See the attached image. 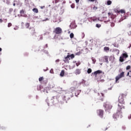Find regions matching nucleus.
<instances>
[{
    "label": "nucleus",
    "instance_id": "f257e3e1",
    "mask_svg": "<svg viewBox=\"0 0 131 131\" xmlns=\"http://www.w3.org/2000/svg\"><path fill=\"white\" fill-rule=\"evenodd\" d=\"M126 97V94L122 93L120 95L118 98V108L117 110V113L113 115V117L115 119L117 120L118 119H121L122 118V109H125V107L124 106V98Z\"/></svg>",
    "mask_w": 131,
    "mask_h": 131
},
{
    "label": "nucleus",
    "instance_id": "f03ea898",
    "mask_svg": "<svg viewBox=\"0 0 131 131\" xmlns=\"http://www.w3.org/2000/svg\"><path fill=\"white\" fill-rule=\"evenodd\" d=\"M124 76H125L124 72H122L120 74H118V75H117L115 78L116 83H118V82H119L118 80H119L120 78L124 77Z\"/></svg>",
    "mask_w": 131,
    "mask_h": 131
},
{
    "label": "nucleus",
    "instance_id": "7ed1b4c3",
    "mask_svg": "<svg viewBox=\"0 0 131 131\" xmlns=\"http://www.w3.org/2000/svg\"><path fill=\"white\" fill-rule=\"evenodd\" d=\"M105 95L104 94L101 93L100 94L99 93L98 94L97 100L99 103H101V102H103L104 101V97Z\"/></svg>",
    "mask_w": 131,
    "mask_h": 131
},
{
    "label": "nucleus",
    "instance_id": "20e7f679",
    "mask_svg": "<svg viewBox=\"0 0 131 131\" xmlns=\"http://www.w3.org/2000/svg\"><path fill=\"white\" fill-rule=\"evenodd\" d=\"M53 32L55 34H61L62 33V29L60 27H57L54 29Z\"/></svg>",
    "mask_w": 131,
    "mask_h": 131
},
{
    "label": "nucleus",
    "instance_id": "39448f33",
    "mask_svg": "<svg viewBox=\"0 0 131 131\" xmlns=\"http://www.w3.org/2000/svg\"><path fill=\"white\" fill-rule=\"evenodd\" d=\"M104 106L105 108V111L111 110V109H112V107H113V106L111 105V103H105Z\"/></svg>",
    "mask_w": 131,
    "mask_h": 131
},
{
    "label": "nucleus",
    "instance_id": "423d86ee",
    "mask_svg": "<svg viewBox=\"0 0 131 131\" xmlns=\"http://www.w3.org/2000/svg\"><path fill=\"white\" fill-rule=\"evenodd\" d=\"M97 115H99L101 118H103V115H104V111L102 110H98L97 111Z\"/></svg>",
    "mask_w": 131,
    "mask_h": 131
},
{
    "label": "nucleus",
    "instance_id": "0eeeda50",
    "mask_svg": "<svg viewBox=\"0 0 131 131\" xmlns=\"http://www.w3.org/2000/svg\"><path fill=\"white\" fill-rule=\"evenodd\" d=\"M29 32H30V33H31V34L32 35H34V34H35V33H36L35 29H34V28H33V27L30 28L29 29Z\"/></svg>",
    "mask_w": 131,
    "mask_h": 131
},
{
    "label": "nucleus",
    "instance_id": "6e6552de",
    "mask_svg": "<svg viewBox=\"0 0 131 131\" xmlns=\"http://www.w3.org/2000/svg\"><path fill=\"white\" fill-rule=\"evenodd\" d=\"M108 59H109V56H104L103 57V62H105L106 64L109 63V60H108Z\"/></svg>",
    "mask_w": 131,
    "mask_h": 131
},
{
    "label": "nucleus",
    "instance_id": "1a4fd4ad",
    "mask_svg": "<svg viewBox=\"0 0 131 131\" xmlns=\"http://www.w3.org/2000/svg\"><path fill=\"white\" fill-rule=\"evenodd\" d=\"M69 60H70V56H69V55H67L66 57H64L63 61L67 63H69Z\"/></svg>",
    "mask_w": 131,
    "mask_h": 131
},
{
    "label": "nucleus",
    "instance_id": "9d476101",
    "mask_svg": "<svg viewBox=\"0 0 131 131\" xmlns=\"http://www.w3.org/2000/svg\"><path fill=\"white\" fill-rule=\"evenodd\" d=\"M108 17L111 18V19H114L115 18H116V15L112 13L108 12Z\"/></svg>",
    "mask_w": 131,
    "mask_h": 131
},
{
    "label": "nucleus",
    "instance_id": "9b49d317",
    "mask_svg": "<svg viewBox=\"0 0 131 131\" xmlns=\"http://www.w3.org/2000/svg\"><path fill=\"white\" fill-rule=\"evenodd\" d=\"M81 73V70L79 69H76V70L74 72V73H75V74H76V75H78L80 74Z\"/></svg>",
    "mask_w": 131,
    "mask_h": 131
},
{
    "label": "nucleus",
    "instance_id": "f8f14e48",
    "mask_svg": "<svg viewBox=\"0 0 131 131\" xmlns=\"http://www.w3.org/2000/svg\"><path fill=\"white\" fill-rule=\"evenodd\" d=\"M101 73H102V71L101 70H98L93 73L96 77H97V75H98V74H101Z\"/></svg>",
    "mask_w": 131,
    "mask_h": 131
},
{
    "label": "nucleus",
    "instance_id": "ddd939ff",
    "mask_svg": "<svg viewBox=\"0 0 131 131\" xmlns=\"http://www.w3.org/2000/svg\"><path fill=\"white\" fill-rule=\"evenodd\" d=\"M25 13V11L24 10H21L20 11V16H21V17H27V15L26 14H25V15H23V14H24Z\"/></svg>",
    "mask_w": 131,
    "mask_h": 131
},
{
    "label": "nucleus",
    "instance_id": "4468645a",
    "mask_svg": "<svg viewBox=\"0 0 131 131\" xmlns=\"http://www.w3.org/2000/svg\"><path fill=\"white\" fill-rule=\"evenodd\" d=\"M118 13H121V14H125V10L124 9H121L120 10H118Z\"/></svg>",
    "mask_w": 131,
    "mask_h": 131
},
{
    "label": "nucleus",
    "instance_id": "2eb2a0df",
    "mask_svg": "<svg viewBox=\"0 0 131 131\" xmlns=\"http://www.w3.org/2000/svg\"><path fill=\"white\" fill-rule=\"evenodd\" d=\"M104 52H109L110 50V48H109V47H104V49H103Z\"/></svg>",
    "mask_w": 131,
    "mask_h": 131
},
{
    "label": "nucleus",
    "instance_id": "dca6fc26",
    "mask_svg": "<svg viewBox=\"0 0 131 131\" xmlns=\"http://www.w3.org/2000/svg\"><path fill=\"white\" fill-rule=\"evenodd\" d=\"M123 58H128V55H127V53H125L122 54V56Z\"/></svg>",
    "mask_w": 131,
    "mask_h": 131
},
{
    "label": "nucleus",
    "instance_id": "f3484780",
    "mask_svg": "<svg viewBox=\"0 0 131 131\" xmlns=\"http://www.w3.org/2000/svg\"><path fill=\"white\" fill-rule=\"evenodd\" d=\"M33 12H34V13H35L36 14H37V13H38V9L37 8H33L32 9Z\"/></svg>",
    "mask_w": 131,
    "mask_h": 131
},
{
    "label": "nucleus",
    "instance_id": "a211bd4d",
    "mask_svg": "<svg viewBox=\"0 0 131 131\" xmlns=\"http://www.w3.org/2000/svg\"><path fill=\"white\" fill-rule=\"evenodd\" d=\"M109 61H111V62H113V61L114 60V57H113V56H111L109 58Z\"/></svg>",
    "mask_w": 131,
    "mask_h": 131
},
{
    "label": "nucleus",
    "instance_id": "6ab92c4d",
    "mask_svg": "<svg viewBox=\"0 0 131 131\" xmlns=\"http://www.w3.org/2000/svg\"><path fill=\"white\" fill-rule=\"evenodd\" d=\"M4 3H6L7 5L11 4V0H4Z\"/></svg>",
    "mask_w": 131,
    "mask_h": 131
},
{
    "label": "nucleus",
    "instance_id": "aec40b11",
    "mask_svg": "<svg viewBox=\"0 0 131 131\" xmlns=\"http://www.w3.org/2000/svg\"><path fill=\"white\" fill-rule=\"evenodd\" d=\"M65 74V71L64 70H62L60 74V76H64V75Z\"/></svg>",
    "mask_w": 131,
    "mask_h": 131
},
{
    "label": "nucleus",
    "instance_id": "412c9836",
    "mask_svg": "<svg viewBox=\"0 0 131 131\" xmlns=\"http://www.w3.org/2000/svg\"><path fill=\"white\" fill-rule=\"evenodd\" d=\"M119 61H120V62H124V57H123V56H120V59H119Z\"/></svg>",
    "mask_w": 131,
    "mask_h": 131
},
{
    "label": "nucleus",
    "instance_id": "4be33fe9",
    "mask_svg": "<svg viewBox=\"0 0 131 131\" xmlns=\"http://www.w3.org/2000/svg\"><path fill=\"white\" fill-rule=\"evenodd\" d=\"M25 26H26V28H29V26H30V24L27 23L25 25Z\"/></svg>",
    "mask_w": 131,
    "mask_h": 131
},
{
    "label": "nucleus",
    "instance_id": "5701e85b",
    "mask_svg": "<svg viewBox=\"0 0 131 131\" xmlns=\"http://www.w3.org/2000/svg\"><path fill=\"white\" fill-rule=\"evenodd\" d=\"M70 38H73L74 37V34L73 33H71L70 35Z\"/></svg>",
    "mask_w": 131,
    "mask_h": 131
},
{
    "label": "nucleus",
    "instance_id": "b1692460",
    "mask_svg": "<svg viewBox=\"0 0 131 131\" xmlns=\"http://www.w3.org/2000/svg\"><path fill=\"white\" fill-rule=\"evenodd\" d=\"M112 4V2H111V1H108L107 2V5L108 6H110V5H111Z\"/></svg>",
    "mask_w": 131,
    "mask_h": 131
},
{
    "label": "nucleus",
    "instance_id": "393cba45",
    "mask_svg": "<svg viewBox=\"0 0 131 131\" xmlns=\"http://www.w3.org/2000/svg\"><path fill=\"white\" fill-rule=\"evenodd\" d=\"M81 52L79 51L75 53V55H76V56H79L81 55Z\"/></svg>",
    "mask_w": 131,
    "mask_h": 131
},
{
    "label": "nucleus",
    "instance_id": "a878e982",
    "mask_svg": "<svg viewBox=\"0 0 131 131\" xmlns=\"http://www.w3.org/2000/svg\"><path fill=\"white\" fill-rule=\"evenodd\" d=\"M87 73H88V74H90V73H92V70L91 69H88Z\"/></svg>",
    "mask_w": 131,
    "mask_h": 131
},
{
    "label": "nucleus",
    "instance_id": "bb28decb",
    "mask_svg": "<svg viewBox=\"0 0 131 131\" xmlns=\"http://www.w3.org/2000/svg\"><path fill=\"white\" fill-rule=\"evenodd\" d=\"M43 79H45L43 77H41L39 78V81H40V82L42 81V80H43Z\"/></svg>",
    "mask_w": 131,
    "mask_h": 131
},
{
    "label": "nucleus",
    "instance_id": "cd10ccee",
    "mask_svg": "<svg viewBox=\"0 0 131 131\" xmlns=\"http://www.w3.org/2000/svg\"><path fill=\"white\" fill-rule=\"evenodd\" d=\"M71 7L72 9H74L75 8V4H72V5H71Z\"/></svg>",
    "mask_w": 131,
    "mask_h": 131
},
{
    "label": "nucleus",
    "instance_id": "c85d7f7f",
    "mask_svg": "<svg viewBox=\"0 0 131 131\" xmlns=\"http://www.w3.org/2000/svg\"><path fill=\"white\" fill-rule=\"evenodd\" d=\"M70 58H71V59H73V58H74L75 56L74 54H72L71 55H69Z\"/></svg>",
    "mask_w": 131,
    "mask_h": 131
},
{
    "label": "nucleus",
    "instance_id": "c756f323",
    "mask_svg": "<svg viewBox=\"0 0 131 131\" xmlns=\"http://www.w3.org/2000/svg\"><path fill=\"white\" fill-rule=\"evenodd\" d=\"M96 27H97V28H100V27H101V25L99 24H97L96 25Z\"/></svg>",
    "mask_w": 131,
    "mask_h": 131
},
{
    "label": "nucleus",
    "instance_id": "7c9ffc66",
    "mask_svg": "<svg viewBox=\"0 0 131 131\" xmlns=\"http://www.w3.org/2000/svg\"><path fill=\"white\" fill-rule=\"evenodd\" d=\"M111 27H114V26H115V24H114V23H111Z\"/></svg>",
    "mask_w": 131,
    "mask_h": 131
},
{
    "label": "nucleus",
    "instance_id": "2f4dec72",
    "mask_svg": "<svg viewBox=\"0 0 131 131\" xmlns=\"http://www.w3.org/2000/svg\"><path fill=\"white\" fill-rule=\"evenodd\" d=\"M126 70H129L130 69V66H127L126 68Z\"/></svg>",
    "mask_w": 131,
    "mask_h": 131
},
{
    "label": "nucleus",
    "instance_id": "473e14b6",
    "mask_svg": "<svg viewBox=\"0 0 131 131\" xmlns=\"http://www.w3.org/2000/svg\"><path fill=\"white\" fill-rule=\"evenodd\" d=\"M39 40H42V35L39 36Z\"/></svg>",
    "mask_w": 131,
    "mask_h": 131
},
{
    "label": "nucleus",
    "instance_id": "72a5a7b5",
    "mask_svg": "<svg viewBox=\"0 0 131 131\" xmlns=\"http://www.w3.org/2000/svg\"><path fill=\"white\" fill-rule=\"evenodd\" d=\"M93 10H94V11H96V10H98V7L94 6L93 7Z\"/></svg>",
    "mask_w": 131,
    "mask_h": 131
},
{
    "label": "nucleus",
    "instance_id": "f704fd0d",
    "mask_svg": "<svg viewBox=\"0 0 131 131\" xmlns=\"http://www.w3.org/2000/svg\"><path fill=\"white\" fill-rule=\"evenodd\" d=\"M81 36H82V38H83V37H84L85 36L84 33H81Z\"/></svg>",
    "mask_w": 131,
    "mask_h": 131
},
{
    "label": "nucleus",
    "instance_id": "c9c22d12",
    "mask_svg": "<svg viewBox=\"0 0 131 131\" xmlns=\"http://www.w3.org/2000/svg\"><path fill=\"white\" fill-rule=\"evenodd\" d=\"M12 26V24L11 23H8V27H11Z\"/></svg>",
    "mask_w": 131,
    "mask_h": 131
},
{
    "label": "nucleus",
    "instance_id": "e433bc0d",
    "mask_svg": "<svg viewBox=\"0 0 131 131\" xmlns=\"http://www.w3.org/2000/svg\"><path fill=\"white\" fill-rule=\"evenodd\" d=\"M127 27H128L129 28H130V27H131V23L127 25Z\"/></svg>",
    "mask_w": 131,
    "mask_h": 131
},
{
    "label": "nucleus",
    "instance_id": "4c0bfd02",
    "mask_svg": "<svg viewBox=\"0 0 131 131\" xmlns=\"http://www.w3.org/2000/svg\"><path fill=\"white\" fill-rule=\"evenodd\" d=\"M92 61H93V64H95V63H96V59L93 58V59H92Z\"/></svg>",
    "mask_w": 131,
    "mask_h": 131
},
{
    "label": "nucleus",
    "instance_id": "58836bf2",
    "mask_svg": "<svg viewBox=\"0 0 131 131\" xmlns=\"http://www.w3.org/2000/svg\"><path fill=\"white\" fill-rule=\"evenodd\" d=\"M126 76H129V77H131V76L129 75V72H128L127 73Z\"/></svg>",
    "mask_w": 131,
    "mask_h": 131
},
{
    "label": "nucleus",
    "instance_id": "ea45409f",
    "mask_svg": "<svg viewBox=\"0 0 131 131\" xmlns=\"http://www.w3.org/2000/svg\"><path fill=\"white\" fill-rule=\"evenodd\" d=\"M45 7H46V6H41L40 8V9H45Z\"/></svg>",
    "mask_w": 131,
    "mask_h": 131
},
{
    "label": "nucleus",
    "instance_id": "a19ab883",
    "mask_svg": "<svg viewBox=\"0 0 131 131\" xmlns=\"http://www.w3.org/2000/svg\"><path fill=\"white\" fill-rule=\"evenodd\" d=\"M110 127H106L105 128H104L103 129V130H107V129H108V128Z\"/></svg>",
    "mask_w": 131,
    "mask_h": 131
},
{
    "label": "nucleus",
    "instance_id": "79ce46f5",
    "mask_svg": "<svg viewBox=\"0 0 131 131\" xmlns=\"http://www.w3.org/2000/svg\"><path fill=\"white\" fill-rule=\"evenodd\" d=\"M75 2L77 4H78V3H79V0H75Z\"/></svg>",
    "mask_w": 131,
    "mask_h": 131
},
{
    "label": "nucleus",
    "instance_id": "37998d69",
    "mask_svg": "<svg viewBox=\"0 0 131 131\" xmlns=\"http://www.w3.org/2000/svg\"><path fill=\"white\" fill-rule=\"evenodd\" d=\"M55 4H57V3H59V0H55Z\"/></svg>",
    "mask_w": 131,
    "mask_h": 131
},
{
    "label": "nucleus",
    "instance_id": "c03bdc74",
    "mask_svg": "<svg viewBox=\"0 0 131 131\" xmlns=\"http://www.w3.org/2000/svg\"><path fill=\"white\" fill-rule=\"evenodd\" d=\"M128 119H131V115H129L128 116Z\"/></svg>",
    "mask_w": 131,
    "mask_h": 131
},
{
    "label": "nucleus",
    "instance_id": "a18cd8bd",
    "mask_svg": "<svg viewBox=\"0 0 131 131\" xmlns=\"http://www.w3.org/2000/svg\"><path fill=\"white\" fill-rule=\"evenodd\" d=\"M89 2H92V3H94V2H95V1H97V0H89Z\"/></svg>",
    "mask_w": 131,
    "mask_h": 131
},
{
    "label": "nucleus",
    "instance_id": "49530a36",
    "mask_svg": "<svg viewBox=\"0 0 131 131\" xmlns=\"http://www.w3.org/2000/svg\"><path fill=\"white\" fill-rule=\"evenodd\" d=\"M0 23H3V19H0Z\"/></svg>",
    "mask_w": 131,
    "mask_h": 131
},
{
    "label": "nucleus",
    "instance_id": "de8ad7c7",
    "mask_svg": "<svg viewBox=\"0 0 131 131\" xmlns=\"http://www.w3.org/2000/svg\"><path fill=\"white\" fill-rule=\"evenodd\" d=\"M46 48H48V44H46L44 47V49Z\"/></svg>",
    "mask_w": 131,
    "mask_h": 131
},
{
    "label": "nucleus",
    "instance_id": "09e8293b",
    "mask_svg": "<svg viewBox=\"0 0 131 131\" xmlns=\"http://www.w3.org/2000/svg\"><path fill=\"white\" fill-rule=\"evenodd\" d=\"M60 61V60L59 59H57L56 60V62H59Z\"/></svg>",
    "mask_w": 131,
    "mask_h": 131
},
{
    "label": "nucleus",
    "instance_id": "8fccbe9b",
    "mask_svg": "<svg viewBox=\"0 0 131 131\" xmlns=\"http://www.w3.org/2000/svg\"><path fill=\"white\" fill-rule=\"evenodd\" d=\"M15 6H16V4L14 3L13 4V6L15 7Z\"/></svg>",
    "mask_w": 131,
    "mask_h": 131
},
{
    "label": "nucleus",
    "instance_id": "3c124183",
    "mask_svg": "<svg viewBox=\"0 0 131 131\" xmlns=\"http://www.w3.org/2000/svg\"><path fill=\"white\" fill-rule=\"evenodd\" d=\"M2 48H0V52H2Z\"/></svg>",
    "mask_w": 131,
    "mask_h": 131
},
{
    "label": "nucleus",
    "instance_id": "603ef678",
    "mask_svg": "<svg viewBox=\"0 0 131 131\" xmlns=\"http://www.w3.org/2000/svg\"><path fill=\"white\" fill-rule=\"evenodd\" d=\"M39 49H41V46L39 47Z\"/></svg>",
    "mask_w": 131,
    "mask_h": 131
},
{
    "label": "nucleus",
    "instance_id": "864d4df0",
    "mask_svg": "<svg viewBox=\"0 0 131 131\" xmlns=\"http://www.w3.org/2000/svg\"><path fill=\"white\" fill-rule=\"evenodd\" d=\"M76 66H78V64L76 63Z\"/></svg>",
    "mask_w": 131,
    "mask_h": 131
},
{
    "label": "nucleus",
    "instance_id": "5fc2aeb1",
    "mask_svg": "<svg viewBox=\"0 0 131 131\" xmlns=\"http://www.w3.org/2000/svg\"><path fill=\"white\" fill-rule=\"evenodd\" d=\"M69 54H70V53H68V55H69Z\"/></svg>",
    "mask_w": 131,
    "mask_h": 131
},
{
    "label": "nucleus",
    "instance_id": "6e6d98bb",
    "mask_svg": "<svg viewBox=\"0 0 131 131\" xmlns=\"http://www.w3.org/2000/svg\"><path fill=\"white\" fill-rule=\"evenodd\" d=\"M43 50H44V49H43V50H41V51H43Z\"/></svg>",
    "mask_w": 131,
    "mask_h": 131
},
{
    "label": "nucleus",
    "instance_id": "4d7b16f0",
    "mask_svg": "<svg viewBox=\"0 0 131 131\" xmlns=\"http://www.w3.org/2000/svg\"><path fill=\"white\" fill-rule=\"evenodd\" d=\"M130 47H131V45H130Z\"/></svg>",
    "mask_w": 131,
    "mask_h": 131
},
{
    "label": "nucleus",
    "instance_id": "13d9d810",
    "mask_svg": "<svg viewBox=\"0 0 131 131\" xmlns=\"http://www.w3.org/2000/svg\"><path fill=\"white\" fill-rule=\"evenodd\" d=\"M130 58H131V55H130Z\"/></svg>",
    "mask_w": 131,
    "mask_h": 131
},
{
    "label": "nucleus",
    "instance_id": "bf43d9fd",
    "mask_svg": "<svg viewBox=\"0 0 131 131\" xmlns=\"http://www.w3.org/2000/svg\"><path fill=\"white\" fill-rule=\"evenodd\" d=\"M0 39H1V38H0Z\"/></svg>",
    "mask_w": 131,
    "mask_h": 131
}]
</instances>
